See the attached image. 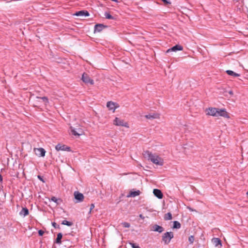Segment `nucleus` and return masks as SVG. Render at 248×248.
Returning a JSON list of instances; mask_svg holds the SVG:
<instances>
[{"label": "nucleus", "instance_id": "30", "mask_svg": "<svg viewBox=\"0 0 248 248\" xmlns=\"http://www.w3.org/2000/svg\"><path fill=\"white\" fill-rule=\"evenodd\" d=\"M194 237L193 235H190L188 237V241L190 244H193L194 241Z\"/></svg>", "mask_w": 248, "mask_h": 248}, {"label": "nucleus", "instance_id": "31", "mask_svg": "<svg viewBox=\"0 0 248 248\" xmlns=\"http://www.w3.org/2000/svg\"><path fill=\"white\" fill-rule=\"evenodd\" d=\"M129 244L130 245V246H131V247L132 248H140L139 246L137 245L135 243H132V242H130Z\"/></svg>", "mask_w": 248, "mask_h": 248}, {"label": "nucleus", "instance_id": "19", "mask_svg": "<svg viewBox=\"0 0 248 248\" xmlns=\"http://www.w3.org/2000/svg\"><path fill=\"white\" fill-rule=\"evenodd\" d=\"M212 242L216 247L218 245L222 246L221 241L218 238H214L212 239Z\"/></svg>", "mask_w": 248, "mask_h": 248}, {"label": "nucleus", "instance_id": "32", "mask_svg": "<svg viewBox=\"0 0 248 248\" xmlns=\"http://www.w3.org/2000/svg\"><path fill=\"white\" fill-rule=\"evenodd\" d=\"M122 224L124 228H129L130 226V223L126 222H123Z\"/></svg>", "mask_w": 248, "mask_h": 248}, {"label": "nucleus", "instance_id": "25", "mask_svg": "<svg viewBox=\"0 0 248 248\" xmlns=\"http://www.w3.org/2000/svg\"><path fill=\"white\" fill-rule=\"evenodd\" d=\"M158 117V115L156 114H148L145 116V117L148 119H153L155 118H156Z\"/></svg>", "mask_w": 248, "mask_h": 248}, {"label": "nucleus", "instance_id": "15", "mask_svg": "<svg viewBox=\"0 0 248 248\" xmlns=\"http://www.w3.org/2000/svg\"><path fill=\"white\" fill-rule=\"evenodd\" d=\"M153 193L155 197L159 199H162L163 197V193L160 189H154L153 190Z\"/></svg>", "mask_w": 248, "mask_h": 248}, {"label": "nucleus", "instance_id": "4", "mask_svg": "<svg viewBox=\"0 0 248 248\" xmlns=\"http://www.w3.org/2000/svg\"><path fill=\"white\" fill-rule=\"evenodd\" d=\"M81 80L86 84L93 85L94 83L93 79H91L88 74L86 73H84L82 74Z\"/></svg>", "mask_w": 248, "mask_h": 248}, {"label": "nucleus", "instance_id": "37", "mask_svg": "<svg viewBox=\"0 0 248 248\" xmlns=\"http://www.w3.org/2000/svg\"><path fill=\"white\" fill-rule=\"evenodd\" d=\"M77 132L78 133H81V135L82 134L83 131H82V130L81 128H79L77 129Z\"/></svg>", "mask_w": 248, "mask_h": 248}, {"label": "nucleus", "instance_id": "3", "mask_svg": "<svg viewBox=\"0 0 248 248\" xmlns=\"http://www.w3.org/2000/svg\"><path fill=\"white\" fill-rule=\"evenodd\" d=\"M113 124L117 126H122L125 127H129L127 123L124 122L123 120L120 119L118 117H116L113 121Z\"/></svg>", "mask_w": 248, "mask_h": 248}, {"label": "nucleus", "instance_id": "2", "mask_svg": "<svg viewBox=\"0 0 248 248\" xmlns=\"http://www.w3.org/2000/svg\"><path fill=\"white\" fill-rule=\"evenodd\" d=\"M143 155L145 158L151 161L152 162H153L154 161H155V157L158 156L155 154H152L149 151H144Z\"/></svg>", "mask_w": 248, "mask_h": 248}, {"label": "nucleus", "instance_id": "13", "mask_svg": "<svg viewBox=\"0 0 248 248\" xmlns=\"http://www.w3.org/2000/svg\"><path fill=\"white\" fill-rule=\"evenodd\" d=\"M76 16H90L89 13L86 10H81L76 12L74 14Z\"/></svg>", "mask_w": 248, "mask_h": 248}, {"label": "nucleus", "instance_id": "20", "mask_svg": "<svg viewBox=\"0 0 248 248\" xmlns=\"http://www.w3.org/2000/svg\"><path fill=\"white\" fill-rule=\"evenodd\" d=\"M62 234L61 232L58 233L57 238L55 241V243L60 244L62 243Z\"/></svg>", "mask_w": 248, "mask_h": 248}, {"label": "nucleus", "instance_id": "26", "mask_svg": "<svg viewBox=\"0 0 248 248\" xmlns=\"http://www.w3.org/2000/svg\"><path fill=\"white\" fill-rule=\"evenodd\" d=\"M62 224L70 227L73 225V223L72 222L66 220H64L62 221Z\"/></svg>", "mask_w": 248, "mask_h": 248}, {"label": "nucleus", "instance_id": "10", "mask_svg": "<svg viewBox=\"0 0 248 248\" xmlns=\"http://www.w3.org/2000/svg\"><path fill=\"white\" fill-rule=\"evenodd\" d=\"M151 230L154 232H157L161 233L164 231V229L159 225L154 224L151 226Z\"/></svg>", "mask_w": 248, "mask_h": 248}, {"label": "nucleus", "instance_id": "17", "mask_svg": "<svg viewBox=\"0 0 248 248\" xmlns=\"http://www.w3.org/2000/svg\"><path fill=\"white\" fill-rule=\"evenodd\" d=\"M154 164H155L159 166H163V159L160 157L158 155L157 157H155V161L153 162Z\"/></svg>", "mask_w": 248, "mask_h": 248}, {"label": "nucleus", "instance_id": "24", "mask_svg": "<svg viewBox=\"0 0 248 248\" xmlns=\"http://www.w3.org/2000/svg\"><path fill=\"white\" fill-rule=\"evenodd\" d=\"M181 227V224L178 221H174L172 228L173 229H179Z\"/></svg>", "mask_w": 248, "mask_h": 248}, {"label": "nucleus", "instance_id": "8", "mask_svg": "<svg viewBox=\"0 0 248 248\" xmlns=\"http://www.w3.org/2000/svg\"><path fill=\"white\" fill-rule=\"evenodd\" d=\"M35 154L38 156L44 157L45 155L46 151L43 148H34Z\"/></svg>", "mask_w": 248, "mask_h": 248}, {"label": "nucleus", "instance_id": "42", "mask_svg": "<svg viewBox=\"0 0 248 248\" xmlns=\"http://www.w3.org/2000/svg\"><path fill=\"white\" fill-rule=\"evenodd\" d=\"M247 195L248 196V191L247 192Z\"/></svg>", "mask_w": 248, "mask_h": 248}, {"label": "nucleus", "instance_id": "9", "mask_svg": "<svg viewBox=\"0 0 248 248\" xmlns=\"http://www.w3.org/2000/svg\"><path fill=\"white\" fill-rule=\"evenodd\" d=\"M183 49V47L179 45H176L168 49L166 51V53H169L170 52L174 51L176 52L178 50H182Z\"/></svg>", "mask_w": 248, "mask_h": 248}, {"label": "nucleus", "instance_id": "33", "mask_svg": "<svg viewBox=\"0 0 248 248\" xmlns=\"http://www.w3.org/2000/svg\"><path fill=\"white\" fill-rule=\"evenodd\" d=\"M52 225L55 228L60 229V226L58 225L56 222H54L52 223Z\"/></svg>", "mask_w": 248, "mask_h": 248}, {"label": "nucleus", "instance_id": "23", "mask_svg": "<svg viewBox=\"0 0 248 248\" xmlns=\"http://www.w3.org/2000/svg\"><path fill=\"white\" fill-rule=\"evenodd\" d=\"M70 129H71V133L74 135V136H79L80 135H81V133H78L77 130L74 128V127L71 126L70 127Z\"/></svg>", "mask_w": 248, "mask_h": 248}, {"label": "nucleus", "instance_id": "28", "mask_svg": "<svg viewBox=\"0 0 248 248\" xmlns=\"http://www.w3.org/2000/svg\"><path fill=\"white\" fill-rule=\"evenodd\" d=\"M164 220H168L172 219V215L170 213L166 214L164 217Z\"/></svg>", "mask_w": 248, "mask_h": 248}, {"label": "nucleus", "instance_id": "41", "mask_svg": "<svg viewBox=\"0 0 248 248\" xmlns=\"http://www.w3.org/2000/svg\"><path fill=\"white\" fill-rule=\"evenodd\" d=\"M229 93L230 94H233V92L232 91H229Z\"/></svg>", "mask_w": 248, "mask_h": 248}, {"label": "nucleus", "instance_id": "7", "mask_svg": "<svg viewBox=\"0 0 248 248\" xmlns=\"http://www.w3.org/2000/svg\"><path fill=\"white\" fill-rule=\"evenodd\" d=\"M108 28V26L104 25L103 24H97L94 27V32L101 31L103 29Z\"/></svg>", "mask_w": 248, "mask_h": 248}, {"label": "nucleus", "instance_id": "39", "mask_svg": "<svg viewBox=\"0 0 248 248\" xmlns=\"http://www.w3.org/2000/svg\"><path fill=\"white\" fill-rule=\"evenodd\" d=\"M38 178L41 180L42 181V182H44V180L43 179V178H42V177L40 175H38Z\"/></svg>", "mask_w": 248, "mask_h": 248}, {"label": "nucleus", "instance_id": "11", "mask_svg": "<svg viewBox=\"0 0 248 248\" xmlns=\"http://www.w3.org/2000/svg\"><path fill=\"white\" fill-rule=\"evenodd\" d=\"M74 197L76 200H77V202H81L83 201L84 199V195L83 194L79 192L78 191H75L74 192Z\"/></svg>", "mask_w": 248, "mask_h": 248}, {"label": "nucleus", "instance_id": "29", "mask_svg": "<svg viewBox=\"0 0 248 248\" xmlns=\"http://www.w3.org/2000/svg\"><path fill=\"white\" fill-rule=\"evenodd\" d=\"M37 98L41 99L43 100V102H44L46 104L48 103V99L47 97L44 96V97H36Z\"/></svg>", "mask_w": 248, "mask_h": 248}, {"label": "nucleus", "instance_id": "1", "mask_svg": "<svg viewBox=\"0 0 248 248\" xmlns=\"http://www.w3.org/2000/svg\"><path fill=\"white\" fill-rule=\"evenodd\" d=\"M173 238V233L172 232H166L162 235V239L165 244L168 245Z\"/></svg>", "mask_w": 248, "mask_h": 248}, {"label": "nucleus", "instance_id": "27", "mask_svg": "<svg viewBox=\"0 0 248 248\" xmlns=\"http://www.w3.org/2000/svg\"><path fill=\"white\" fill-rule=\"evenodd\" d=\"M105 18L108 19H115L116 18L113 16H112L109 13L105 12Z\"/></svg>", "mask_w": 248, "mask_h": 248}, {"label": "nucleus", "instance_id": "5", "mask_svg": "<svg viewBox=\"0 0 248 248\" xmlns=\"http://www.w3.org/2000/svg\"><path fill=\"white\" fill-rule=\"evenodd\" d=\"M218 112L217 113V117L221 116L226 118H229V113L226 111L225 108H217Z\"/></svg>", "mask_w": 248, "mask_h": 248}, {"label": "nucleus", "instance_id": "34", "mask_svg": "<svg viewBox=\"0 0 248 248\" xmlns=\"http://www.w3.org/2000/svg\"><path fill=\"white\" fill-rule=\"evenodd\" d=\"M38 235L39 236H43L44 233V231L42 230H40L38 231Z\"/></svg>", "mask_w": 248, "mask_h": 248}, {"label": "nucleus", "instance_id": "40", "mask_svg": "<svg viewBox=\"0 0 248 248\" xmlns=\"http://www.w3.org/2000/svg\"><path fill=\"white\" fill-rule=\"evenodd\" d=\"M139 217L140 218H141L142 219H143L144 218V217L143 216V215L142 214H140Z\"/></svg>", "mask_w": 248, "mask_h": 248}, {"label": "nucleus", "instance_id": "18", "mask_svg": "<svg viewBox=\"0 0 248 248\" xmlns=\"http://www.w3.org/2000/svg\"><path fill=\"white\" fill-rule=\"evenodd\" d=\"M29 214V210L26 207L22 208V210L19 212V215L20 216H23L24 217H25V216L28 215Z\"/></svg>", "mask_w": 248, "mask_h": 248}, {"label": "nucleus", "instance_id": "22", "mask_svg": "<svg viewBox=\"0 0 248 248\" xmlns=\"http://www.w3.org/2000/svg\"><path fill=\"white\" fill-rule=\"evenodd\" d=\"M51 201L55 202L57 205L60 204L62 202V200L61 199H57L55 197H52Z\"/></svg>", "mask_w": 248, "mask_h": 248}, {"label": "nucleus", "instance_id": "36", "mask_svg": "<svg viewBox=\"0 0 248 248\" xmlns=\"http://www.w3.org/2000/svg\"><path fill=\"white\" fill-rule=\"evenodd\" d=\"M161 1H162L165 4H169L171 3V2L168 0H161Z\"/></svg>", "mask_w": 248, "mask_h": 248}, {"label": "nucleus", "instance_id": "6", "mask_svg": "<svg viewBox=\"0 0 248 248\" xmlns=\"http://www.w3.org/2000/svg\"><path fill=\"white\" fill-rule=\"evenodd\" d=\"M55 149L57 151H66L68 152L71 151V148L70 147H68L65 145H62L61 144H58L55 146Z\"/></svg>", "mask_w": 248, "mask_h": 248}, {"label": "nucleus", "instance_id": "21", "mask_svg": "<svg viewBox=\"0 0 248 248\" xmlns=\"http://www.w3.org/2000/svg\"><path fill=\"white\" fill-rule=\"evenodd\" d=\"M226 72L229 75L234 77H237L240 76V74L235 73L234 72H233L232 70H226Z\"/></svg>", "mask_w": 248, "mask_h": 248}, {"label": "nucleus", "instance_id": "12", "mask_svg": "<svg viewBox=\"0 0 248 248\" xmlns=\"http://www.w3.org/2000/svg\"><path fill=\"white\" fill-rule=\"evenodd\" d=\"M218 112L217 108H209L207 115L217 117V113Z\"/></svg>", "mask_w": 248, "mask_h": 248}, {"label": "nucleus", "instance_id": "38", "mask_svg": "<svg viewBox=\"0 0 248 248\" xmlns=\"http://www.w3.org/2000/svg\"><path fill=\"white\" fill-rule=\"evenodd\" d=\"M0 182L2 183L3 182V178L2 175L0 174Z\"/></svg>", "mask_w": 248, "mask_h": 248}, {"label": "nucleus", "instance_id": "16", "mask_svg": "<svg viewBox=\"0 0 248 248\" xmlns=\"http://www.w3.org/2000/svg\"><path fill=\"white\" fill-rule=\"evenodd\" d=\"M140 194V191L139 190H131L129 194L127 195V197H135L137 196H139Z\"/></svg>", "mask_w": 248, "mask_h": 248}, {"label": "nucleus", "instance_id": "14", "mask_svg": "<svg viewBox=\"0 0 248 248\" xmlns=\"http://www.w3.org/2000/svg\"><path fill=\"white\" fill-rule=\"evenodd\" d=\"M116 105H117V104L112 101H108L107 104V107L108 108L109 110H112L114 112L118 107V106H116Z\"/></svg>", "mask_w": 248, "mask_h": 248}, {"label": "nucleus", "instance_id": "35", "mask_svg": "<svg viewBox=\"0 0 248 248\" xmlns=\"http://www.w3.org/2000/svg\"><path fill=\"white\" fill-rule=\"evenodd\" d=\"M94 208V205L93 203H92L90 205V209L89 213L90 214L91 213L92 210Z\"/></svg>", "mask_w": 248, "mask_h": 248}]
</instances>
